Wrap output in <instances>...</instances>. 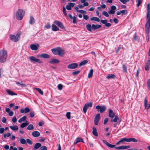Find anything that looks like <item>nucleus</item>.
<instances>
[{
	"label": "nucleus",
	"mask_w": 150,
	"mask_h": 150,
	"mask_svg": "<svg viewBox=\"0 0 150 150\" xmlns=\"http://www.w3.org/2000/svg\"><path fill=\"white\" fill-rule=\"evenodd\" d=\"M20 142L21 143L23 144H25L26 143V140L23 138L21 139H20Z\"/></svg>",
	"instance_id": "a19ab883"
},
{
	"label": "nucleus",
	"mask_w": 150,
	"mask_h": 150,
	"mask_svg": "<svg viewBox=\"0 0 150 150\" xmlns=\"http://www.w3.org/2000/svg\"><path fill=\"white\" fill-rule=\"evenodd\" d=\"M121 13H122V15H125L127 14V11L125 10H123L120 11Z\"/></svg>",
	"instance_id": "3c124183"
},
{
	"label": "nucleus",
	"mask_w": 150,
	"mask_h": 150,
	"mask_svg": "<svg viewBox=\"0 0 150 150\" xmlns=\"http://www.w3.org/2000/svg\"><path fill=\"white\" fill-rule=\"evenodd\" d=\"M92 103L90 102L86 104L83 108V110L84 113H86L88 108V107H92Z\"/></svg>",
	"instance_id": "423d86ee"
},
{
	"label": "nucleus",
	"mask_w": 150,
	"mask_h": 150,
	"mask_svg": "<svg viewBox=\"0 0 150 150\" xmlns=\"http://www.w3.org/2000/svg\"><path fill=\"white\" fill-rule=\"evenodd\" d=\"M80 72L79 71H77L73 72L72 73V74L73 75H76L78 74Z\"/></svg>",
	"instance_id": "052dcab7"
},
{
	"label": "nucleus",
	"mask_w": 150,
	"mask_h": 150,
	"mask_svg": "<svg viewBox=\"0 0 150 150\" xmlns=\"http://www.w3.org/2000/svg\"><path fill=\"white\" fill-rule=\"evenodd\" d=\"M66 8L67 9L70 10L71 9V7L69 6V5L68 4L66 6Z\"/></svg>",
	"instance_id": "338daca9"
},
{
	"label": "nucleus",
	"mask_w": 150,
	"mask_h": 150,
	"mask_svg": "<svg viewBox=\"0 0 150 150\" xmlns=\"http://www.w3.org/2000/svg\"><path fill=\"white\" fill-rule=\"evenodd\" d=\"M121 147V149H128L130 146H122Z\"/></svg>",
	"instance_id": "5fc2aeb1"
},
{
	"label": "nucleus",
	"mask_w": 150,
	"mask_h": 150,
	"mask_svg": "<svg viewBox=\"0 0 150 150\" xmlns=\"http://www.w3.org/2000/svg\"><path fill=\"white\" fill-rule=\"evenodd\" d=\"M93 134L95 136L97 137L98 136V132H97V129L95 127H93Z\"/></svg>",
	"instance_id": "a878e982"
},
{
	"label": "nucleus",
	"mask_w": 150,
	"mask_h": 150,
	"mask_svg": "<svg viewBox=\"0 0 150 150\" xmlns=\"http://www.w3.org/2000/svg\"><path fill=\"white\" fill-rule=\"evenodd\" d=\"M59 62L60 61L58 59L54 58L50 59L49 62L50 64H56L59 63Z\"/></svg>",
	"instance_id": "4468645a"
},
{
	"label": "nucleus",
	"mask_w": 150,
	"mask_h": 150,
	"mask_svg": "<svg viewBox=\"0 0 150 150\" xmlns=\"http://www.w3.org/2000/svg\"><path fill=\"white\" fill-rule=\"evenodd\" d=\"M148 101L146 98L144 100V106L145 108L146 109H148L150 108V104H147Z\"/></svg>",
	"instance_id": "dca6fc26"
},
{
	"label": "nucleus",
	"mask_w": 150,
	"mask_h": 150,
	"mask_svg": "<svg viewBox=\"0 0 150 150\" xmlns=\"http://www.w3.org/2000/svg\"><path fill=\"white\" fill-rule=\"evenodd\" d=\"M122 67L123 71L124 72L126 73L127 72V68L125 64H123L122 65Z\"/></svg>",
	"instance_id": "09e8293b"
},
{
	"label": "nucleus",
	"mask_w": 150,
	"mask_h": 150,
	"mask_svg": "<svg viewBox=\"0 0 150 150\" xmlns=\"http://www.w3.org/2000/svg\"><path fill=\"white\" fill-rule=\"evenodd\" d=\"M32 136L35 137H39L40 135V132L37 131H33L32 133Z\"/></svg>",
	"instance_id": "f3484780"
},
{
	"label": "nucleus",
	"mask_w": 150,
	"mask_h": 150,
	"mask_svg": "<svg viewBox=\"0 0 150 150\" xmlns=\"http://www.w3.org/2000/svg\"><path fill=\"white\" fill-rule=\"evenodd\" d=\"M40 150H47V148L45 146H41L40 149Z\"/></svg>",
	"instance_id": "bf43d9fd"
},
{
	"label": "nucleus",
	"mask_w": 150,
	"mask_h": 150,
	"mask_svg": "<svg viewBox=\"0 0 150 150\" xmlns=\"http://www.w3.org/2000/svg\"><path fill=\"white\" fill-rule=\"evenodd\" d=\"M26 142L30 145H32V141L29 139H26Z\"/></svg>",
	"instance_id": "13d9d810"
},
{
	"label": "nucleus",
	"mask_w": 150,
	"mask_h": 150,
	"mask_svg": "<svg viewBox=\"0 0 150 150\" xmlns=\"http://www.w3.org/2000/svg\"><path fill=\"white\" fill-rule=\"evenodd\" d=\"M16 84L19 86H21V87H25L26 86V85L23 83L22 81L16 82Z\"/></svg>",
	"instance_id": "c756f323"
},
{
	"label": "nucleus",
	"mask_w": 150,
	"mask_h": 150,
	"mask_svg": "<svg viewBox=\"0 0 150 150\" xmlns=\"http://www.w3.org/2000/svg\"><path fill=\"white\" fill-rule=\"evenodd\" d=\"M29 124L27 120H26L25 122L22 123L20 125L21 128H23L27 126Z\"/></svg>",
	"instance_id": "393cba45"
},
{
	"label": "nucleus",
	"mask_w": 150,
	"mask_h": 150,
	"mask_svg": "<svg viewBox=\"0 0 150 150\" xmlns=\"http://www.w3.org/2000/svg\"><path fill=\"white\" fill-rule=\"evenodd\" d=\"M93 70L91 69L90 70L88 75V77L89 78L93 76Z\"/></svg>",
	"instance_id": "c9c22d12"
},
{
	"label": "nucleus",
	"mask_w": 150,
	"mask_h": 150,
	"mask_svg": "<svg viewBox=\"0 0 150 150\" xmlns=\"http://www.w3.org/2000/svg\"><path fill=\"white\" fill-rule=\"evenodd\" d=\"M30 111V110L28 107H26L24 109V113H27Z\"/></svg>",
	"instance_id": "49530a36"
},
{
	"label": "nucleus",
	"mask_w": 150,
	"mask_h": 150,
	"mask_svg": "<svg viewBox=\"0 0 150 150\" xmlns=\"http://www.w3.org/2000/svg\"><path fill=\"white\" fill-rule=\"evenodd\" d=\"M120 140L121 142H128V138H124L122 139H120Z\"/></svg>",
	"instance_id": "c03bdc74"
},
{
	"label": "nucleus",
	"mask_w": 150,
	"mask_h": 150,
	"mask_svg": "<svg viewBox=\"0 0 150 150\" xmlns=\"http://www.w3.org/2000/svg\"><path fill=\"white\" fill-rule=\"evenodd\" d=\"M9 127L13 131H17L18 129V127L17 125L10 126H9Z\"/></svg>",
	"instance_id": "b1692460"
},
{
	"label": "nucleus",
	"mask_w": 150,
	"mask_h": 150,
	"mask_svg": "<svg viewBox=\"0 0 150 150\" xmlns=\"http://www.w3.org/2000/svg\"><path fill=\"white\" fill-rule=\"evenodd\" d=\"M103 142L104 144H106L109 147L112 148L115 147V145H112L110 144L105 140H103Z\"/></svg>",
	"instance_id": "412c9836"
},
{
	"label": "nucleus",
	"mask_w": 150,
	"mask_h": 150,
	"mask_svg": "<svg viewBox=\"0 0 150 150\" xmlns=\"http://www.w3.org/2000/svg\"><path fill=\"white\" fill-rule=\"evenodd\" d=\"M136 2L137 3L136 6L138 7L142 3V1L141 0H136Z\"/></svg>",
	"instance_id": "ea45409f"
},
{
	"label": "nucleus",
	"mask_w": 150,
	"mask_h": 150,
	"mask_svg": "<svg viewBox=\"0 0 150 150\" xmlns=\"http://www.w3.org/2000/svg\"><path fill=\"white\" fill-rule=\"evenodd\" d=\"M26 117L25 116H24L19 120L18 121V122L21 123L22 122L24 121L26 119Z\"/></svg>",
	"instance_id": "473e14b6"
},
{
	"label": "nucleus",
	"mask_w": 150,
	"mask_h": 150,
	"mask_svg": "<svg viewBox=\"0 0 150 150\" xmlns=\"http://www.w3.org/2000/svg\"><path fill=\"white\" fill-rule=\"evenodd\" d=\"M145 65L150 67V60H148L145 64Z\"/></svg>",
	"instance_id": "e2e57ef3"
},
{
	"label": "nucleus",
	"mask_w": 150,
	"mask_h": 150,
	"mask_svg": "<svg viewBox=\"0 0 150 150\" xmlns=\"http://www.w3.org/2000/svg\"><path fill=\"white\" fill-rule=\"evenodd\" d=\"M78 66L77 63H74L71 64L67 66V68L70 69H76Z\"/></svg>",
	"instance_id": "0eeeda50"
},
{
	"label": "nucleus",
	"mask_w": 150,
	"mask_h": 150,
	"mask_svg": "<svg viewBox=\"0 0 150 150\" xmlns=\"http://www.w3.org/2000/svg\"><path fill=\"white\" fill-rule=\"evenodd\" d=\"M35 19L32 16H30V20L29 21V23L30 24H33L35 23Z\"/></svg>",
	"instance_id": "72a5a7b5"
},
{
	"label": "nucleus",
	"mask_w": 150,
	"mask_h": 150,
	"mask_svg": "<svg viewBox=\"0 0 150 150\" xmlns=\"http://www.w3.org/2000/svg\"><path fill=\"white\" fill-rule=\"evenodd\" d=\"M30 116L31 117H33L35 115V112L34 111H31L30 112Z\"/></svg>",
	"instance_id": "603ef678"
},
{
	"label": "nucleus",
	"mask_w": 150,
	"mask_h": 150,
	"mask_svg": "<svg viewBox=\"0 0 150 150\" xmlns=\"http://www.w3.org/2000/svg\"><path fill=\"white\" fill-rule=\"evenodd\" d=\"M39 56L44 58L48 59L50 57V56L47 54H43L40 55Z\"/></svg>",
	"instance_id": "5701e85b"
},
{
	"label": "nucleus",
	"mask_w": 150,
	"mask_h": 150,
	"mask_svg": "<svg viewBox=\"0 0 150 150\" xmlns=\"http://www.w3.org/2000/svg\"><path fill=\"white\" fill-rule=\"evenodd\" d=\"M80 142H82L83 143H84V142L83 141V139L79 137L76 139L75 140L74 144V145L76 144L77 143Z\"/></svg>",
	"instance_id": "aec40b11"
},
{
	"label": "nucleus",
	"mask_w": 150,
	"mask_h": 150,
	"mask_svg": "<svg viewBox=\"0 0 150 150\" xmlns=\"http://www.w3.org/2000/svg\"><path fill=\"white\" fill-rule=\"evenodd\" d=\"M90 20L91 21H93L98 22H99L100 21V20L99 18L98 17H95L91 18H90Z\"/></svg>",
	"instance_id": "2f4dec72"
},
{
	"label": "nucleus",
	"mask_w": 150,
	"mask_h": 150,
	"mask_svg": "<svg viewBox=\"0 0 150 150\" xmlns=\"http://www.w3.org/2000/svg\"><path fill=\"white\" fill-rule=\"evenodd\" d=\"M70 114L71 113L69 112H67L66 113V115L68 119H70L71 118Z\"/></svg>",
	"instance_id": "4d7b16f0"
},
{
	"label": "nucleus",
	"mask_w": 150,
	"mask_h": 150,
	"mask_svg": "<svg viewBox=\"0 0 150 150\" xmlns=\"http://www.w3.org/2000/svg\"><path fill=\"white\" fill-rule=\"evenodd\" d=\"M51 51L54 54H57L60 56H62L64 54V50L59 47L52 49L51 50Z\"/></svg>",
	"instance_id": "f03ea898"
},
{
	"label": "nucleus",
	"mask_w": 150,
	"mask_h": 150,
	"mask_svg": "<svg viewBox=\"0 0 150 150\" xmlns=\"http://www.w3.org/2000/svg\"><path fill=\"white\" fill-rule=\"evenodd\" d=\"M50 27L51 26L50 23H47L45 26V28L49 29H50Z\"/></svg>",
	"instance_id": "a18cd8bd"
},
{
	"label": "nucleus",
	"mask_w": 150,
	"mask_h": 150,
	"mask_svg": "<svg viewBox=\"0 0 150 150\" xmlns=\"http://www.w3.org/2000/svg\"><path fill=\"white\" fill-rule=\"evenodd\" d=\"M86 28L89 31H91L92 28V26H91V25L90 24H88L86 25Z\"/></svg>",
	"instance_id": "e433bc0d"
},
{
	"label": "nucleus",
	"mask_w": 150,
	"mask_h": 150,
	"mask_svg": "<svg viewBox=\"0 0 150 150\" xmlns=\"http://www.w3.org/2000/svg\"><path fill=\"white\" fill-rule=\"evenodd\" d=\"M96 108L97 109L99 110L100 112L101 113L105 111L106 109V108L104 106H100L98 105L96 106Z\"/></svg>",
	"instance_id": "1a4fd4ad"
},
{
	"label": "nucleus",
	"mask_w": 150,
	"mask_h": 150,
	"mask_svg": "<svg viewBox=\"0 0 150 150\" xmlns=\"http://www.w3.org/2000/svg\"><path fill=\"white\" fill-rule=\"evenodd\" d=\"M11 136V134L9 132H8L6 134H4V137L5 138L6 137H8Z\"/></svg>",
	"instance_id": "37998d69"
},
{
	"label": "nucleus",
	"mask_w": 150,
	"mask_h": 150,
	"mask_svg": "<svg viewBox=\"0 0 150 150\" xmlns=\"http://www.w3.org/2000/svg\"><path fill=\"white\" fill-rule=\"evenodd\" d=\"M114 117H115V118L114 119H112L111 120V121L115 122H117L118 119V117L116 115H115Z\"/></svg>",
	"instance_id": "58836bf2"
},
{
	"label": "nucleus",
	"mask_w": 150,
	"mask_h": 150,
	"mask_svg": "<svg viewBox=\"0 0 150 150\" xmlns=\"http://www.w3.org/2000/svg\"><path fill=\"white\" fill-rule=\"evenodd\" d=\"M10 38L12 41L14 42H17L19 40L18 38L16 35H10Z\"/></svg>",
	"instance_id": "ddd939ff"
},
{
	"label": "nucleus",
	"mask_w": 150,
	"mask_h": 150,
	"mask_svg": "<svg viewBox=\"0 0 150 150\" xmlns=\"http://www.w3.org/2000/svg\"><path fill=\"white\" fill-rule=\"evenodd\" d=\"M147 85L148 88L149 90L150 89V79L147 80Z\"/></svg>",
	"instance_id": "de8ad7c7"
},
{
	"label": "nucleus",
	"mask_w": 150,
	"mask_h": 150,
	"mask_svg": "<svg viewBox=\"0 0 150 150\" xmlns=\"http://www.w3.org/2000/svg\"><path fill=\"white\" fill-rule=\"evenodd\" d=\"M116 7L115 6H112L111 7V9L108 11L110 14H114L115 11Z\"/></svg>",
	"instance_id": "9b49d317"
},
{
	"label": "nucleus",
	"mask_w": 150,
	"mask_h": 150,
	"mask_svg": "<svg viewBox=\"0 0 150 150\" xmlns=\"http://www.w3.org/2000/svg\"><path fill=\"white\" fill-rule=\"evenodd\" d=\"M39 45L37 44L36 45L35 44H32L30 46V48L31 49L33 50H38Z\"/></svg>",
	"instance_id": "2eb2a0df"
},
{
	"label": "nucleus",
	"mask_w": 150,
	"mask_h": 150,
	"mask_svg": "<svg viewBox=\"0 0 150 150\" xmlns=\"http://www.w3.org/2000/svg\"><path fill=\"white\" fill-rule=\"evenodd\" d=\"M57 87L59 90H61L62 89L63 86L61 84H59L58 85Z\"/></svg>",
	"instance_id": "864d4df0"
},
{
	"label": "nucleus",
	"mask_w": 150,
	"mask_h": 150,
	"mask_svg": "<svg viewBox=\"0 0 150 150\" xmlns=\"http://www.w3.org/2000/svg\"><path fill=\"white\" fill-rule=\"evenodd\" d=\"M6 91V92L8 93V94L9 95H10L11 96L17 95L13 91H10V90L8 89V90H7Z\"/></svg>",
	"instance_id": "c85d7f7f"
},
{
	"label": "nucleus",
	"mask_w": 150,
	"mask_h": 150,
	"mask_svg": "<svg viewBox=\"0 0 150 150\" xmlns=\"http://www.w3.org/2000/svg\"><path fill=\"white\" fill-rule=\"evenodd\" d=\"M147 9L146 18L148 21L145 25V31L149 35L150 30V5L149 4H147Z\"/></svg>",
	"instance_id": "f257e3e1"
},
{
	"label": "nucleus",
	"mask_w": 150,
	"mask_h": 150,
	"mask_svg": "<svg viewBox=\"0 0 150 150\" xmlns=\"http://www.w3.org/2000/svg\"><path fill=\"white\" fill-rule=\"evenodd\" d=\"M78 12L84 14H86V11L82 10H79V11H78Z\"/></svg>",
	"instance_id": "6e6d98bb"
},
{
	"label": "nucleus",
	"mask_w": 150,
	"mask_h": 150,
	"mask_svg": "<svg viewBox=\"0 0 150 150\" xmlns=\"http://www.w3.org/2000/svg\"><path fill=\"white\" fill-rule=\"evenodd\" d=\"M27 129L28 130H32L34 129V127L32 124H30L28 127Z\"/></svg>",
	"instance_id": "4c0bfd02"
},
{
	"label": "nucleus",
	"mask_w": 150,
	"mask_h": 150,
	"mask_svg": "<svg viewBox=\"0 0 150 150\" xmlns=\"http://www.w3.org/2000/svg\"><path fill=\"white\" fill-rule=\"evenodd\" d=\"M1 121L2 122H3L4 123H5L6 122V119L5 118V117H3L1 120Z\"/></svg>",
	"instance_id": "774afa93"
},
{
	"label": "nucleus",
	"mask_w": 150,
	"mask_h": 150,
	"mask_svg": "<svg viewBox=\"0 0 150 150\" xmlns=\"http://www.w3.org/2000/svg\"><path fill=\"white\" fill-rule=\"evenodd\" d=\"M115 77V76L113 74H109L106 77V78L108 79H114Z\"/></svg>",
	"instance_id": "7c9ffc66"
},
{
	"label": "nucleus",
	"mask_w": 150,
	"mask_h": 150,
	"mask_svg": "<svg viewBox=\"0 0 150 150\" xmlns=\"http://www.w3.org/2000/svg\"><path fill=\"white\" fill-rule=\"evenodd\" d=\"M138 140L134 138H128V142H138Z\"/></svg>",
	"instance_id": "bb28decb"
},
{
	"label": "nucleus",
	"mask_w": 150,
	"mask_h": 150,
	"mask_svg": "<svg viewBox=\"0 0 150 150\" xmlns=\"http://www.w3.org/2000/svg\"><path fill=\"white\" fill-rule=\"evenodd\" d=\"M7 56L6 51L4 50H1L0 51V62H4L6 60Z\"/></svg>",
	"instance_id": "20e7f679"
},
{
	"label": "nucleus",
	"mask_w": 150,
	"mask_h": 150,
	"mask_svg": "<svg viewBox=\"0 0 150 150\" xmlns=\"http://www.w3.org/2000/svg\"><path fill=\"white\" fill-rule=\"evenodd\" d=\"M115 115V114L113 112V110L111 109H110L109 110V117L110 118H113Z\"/></svg>",
	"instance_id": "a211bd4d"
},
{
	"label": "nucleus",
	"mask_w": 150,
	"mask_h": 150,
	"mask_svg": "<svg viewBox=\"0 0 150 150\" xmlns=\"http://www.w3.org/2000/svg\"><path fill=\"white\" fill-rule=\"evenodd\" d=\"M103 15L105 16L106 17H108L109 16L108 13L106 11H104L102 13Z\"/></svg>",
	"instance_id": "8fccbe9b"
},
{
	"label": "nucleus",
	"mask_w": 150,
	"mask_h": 150,
	"mask_svg": "<svg viewBox=\"0 0 150 150\" xmlns=\"http://www.w3.org/2000/svg\"><path fill=\"white\" fill-rule=\"evenodd\" d=\"M52 30L53 31H56L59 30V28L54 24H52Z\"/></svg>",
	"instance_id": "cd10ccee"
},
{
	"label": "nucleus",
	"mask_w": 150,
	"mask_h": 150,
	"mask_svg": "<svg viewBox=\"0 0 150 150\" xmlns=\"http://www.w3.org/2000/svg\"><path fill=\"white\" fill-rule=\"evenodd\" d=\"M25 11L23 9H19L16 11V19L18 20H21L23 17Z\"/></svg>",
	"instance_id": "7ed1b4c3"
},
{
	"label": "nucleus",
	"mask_w": 150,
	"mask_h": 150,
	"mask_svg": "<svg viewBox=\"0 0 150 150\" xmlns=\"http://www.w3.org/2000/svg\"><path fill=\"white\" fill-rule=\"evenodd\" d=\"M107 20H102L100 21L101 22L105 24V26L106 27H110L111 25V24L109 23H107Z\"/></svg>",
	"instance_id": "f8f14e48"
},
{
	"label": "nucleus",
	"mask_w": 150,
	"mask_h": 150,
	"mask_svg": "<svg viewBox=\"0 0 150 150\" xmlns=\"http://www.w3.org/2000/svg\"><path fill=\"white\" fill-rule=\"evenodd\" d=\"M41 146V144L40 143H36L33 148V149L34 150H36L38 149L39 148H40Z\"/></svg>",
	"instance_id": "4be33fe9"
},
{
	"label": "nucleus",
	"mask_w": 150,
	"mask_h": 150,
	"mask_svg": "<svg viewBox=\"0 0 150 150\" xmlns=\"http://www.w3.org/2000/svg\"><path fill=\"white\" fill-rule=\"evenodd\" d=\"M30 61L32 62L35 63L36 62L39 63H42V62L40 59L36 58L33 56H31L29 57Z\"/></svg>",
	"instance_id": "39448f33"
},
{
	"label": "nucleus",
	"mask_w": 150,
	"mask_h": 150,
	"mask_svg": "<svg viewBox=\"0 0 150 150\" xmlns=\"http://www.w3.org/2000/svg\"><path fill=\"white\" fill-rule=\"evenodd\" d=\"M73 23L74 24L76 23H77L76 17L75 16H74L73 17Z\"/></svg>",
	"instance_id": "680f3d73"
},
{
	"label": "nucleus",
	"mask_w": 150,
	"mask_h": 150,
	"mask_svg": "<svg viewBox=\"0 0 150 150\" xmlns=\"http://www.w3.org/2000/svg\"><path fill=\"white\" fill-rule=\"evenodd\" d=\"M35 89L36 90L38 91L40 94L42 95H43V92L40 88H35Z\"/></svg>",
	"instance_id": "79ce46f5"
},
{
	"label": "nucleus",
	"mask_w": 150,
	"mask_h": 150,
	"mask_svg": "<svg viewBox=\"0 0 150 150\" xmlns=\"http://www.w3.org/2000/svg\"><path fill=\"white\" fill-rule=\"evenodd\" d=\"M88 62V61L87 60H84L81 62L79 64V66L80 67L86 64Z\"/></svg>",
	"instance_id": "f704fd0d"
},
{
	"label": "nucleus",
	"mask_w": 150,
	"mask_h": 150,
	"mask_svg": "<svg viewBox=\"0 0 150 150\" xmlns=\"http://www.w3.org/2000/svg\"><path fill=\"white\" fill-rule=\"evenodd\" d=\"M21 32H19L17 33V34L16 35V36L17 37V38H18V39H19L20 36L21 35Z\"/></svg>",
	"instance_id": "0e129e2a"
},
{
	"label": "nucleus",
	"mask_w": 150,
	"mask_h": 150,
	"mask_svg": "<svg viewBox=\"0 0 150 150\" xmlns=\"http://www.w3.org/2000/svg\"><path fill=\"white\" fill-rule=\"evenodd\" d=\"M101 27V25H95L92 24V29L93 30L97 29L100 28Z\"/></svg>",
	"instance_id": "6ab92c4d"
},
{
	"label": "nucleus",
	"mask_w": 150,
	"mask_h": 150,
	"mask_svg": "<svg viewBox=\"0 0 150 150\" xmlns=\"http://www.w3.org/2000/svg\"><path fill=\"white\" fill-rule=\"evenodd\" d=\"M63 12L64 13V15L65 16H67V13L66 12V10L64 7L63 8Z\"/></svg>",
	"instance_id": "69168bd1"
},
{
	"label": "nucleus",
	"mask_w": 150,
	"mask_h": 150,
	"mask_svg": "<svg viewBox=\"0 0 150 150\" xmlns=\"http://www.w3.org/2000/svg\"><path fill=\"white\" fill-rule=\"evenodd\" d=\"M54 23L56 24L59 27L62 29H64L65 27L63 25V24L61 22L58 21L56 20L54 21Z\"/></svg>",
	"instance_id": "9d476101"
},
{
	"label": "nucleus",
	"mask_w": 150,
	"mask_h": 150,
	"mask_svg": "<svg viewBox=\"0 0 150 150\" xmlns=\"http://www.w3.org/2000/svg\"><path fill=\"white\" fill-rule=\"evenodd\" d=\"M100 117V115L99 114H98L96 115L94 120V123L95 125H98Z\"/></svg>",
	"instance_id": "6e6552de"
}]
</instances>
